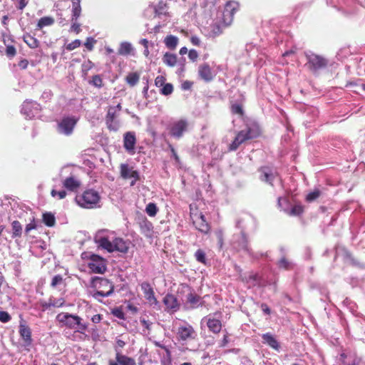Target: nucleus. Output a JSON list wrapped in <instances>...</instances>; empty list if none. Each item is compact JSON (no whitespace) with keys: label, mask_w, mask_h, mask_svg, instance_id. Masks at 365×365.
<instances>
[{"label":"nucleus","mask_w":365,"mask_h":365,"mask_svg":"<svg viewBox=\"0 0 365 365\" xmlns=\"http://www.w3.org/2000/svg\"><path fill=\"white\" fill-rule=\"evenodd\" d=\"M94 241L99 247L110 253L117 251L125 254L129 249L127 241L121 237H116L114 232L107 230H98L94 236Z\"/></svg>","instance_id":"f257e3e1"},{"label":"nucleus","mask_w":365,"mask_h":365,"mask_svg":"<svg viewBox=\"0 0 365 365\" xmlns=\"http://www.w3.org/2000/svg\"><path fill=\"white\" fill-rule=\"evenodd\" d=\"M90 287L94 290L91 292L93 298L99 302H102L101 297H108L114 292L113 283L104 277H92L90 281Z\"/></svg>","instance_id":"f03ea898"},{"label":"nucleus","mask_w":365,"mask_h":365,"mask_svg":"<svg viewBox=\"0 0 365 365\" xmlns=\"http://www.w3.org/2000/svg\"><path fill=\"white\" fill-rule=\"evenodd\" d=\"M60 327H65L74 330V332L85 334L88 329V324L83 322V319L76 314L68 312H61L56 317Z\"/></svg>","instance_id":"7ed1b4c3"},{"label":"nucleus","mask_w":365,"mask_h":365,"mask_svg":"<svg viewBox=\"0 0 365 365\" xmlns=\"http://www.w3.org/2000/svg\"><path fill=\"white\" fill-rule=\"evenodd\" d=\"M77 204L86 209H94L100 207L101 195L94 189H87L82 194L76 197Z\"/></svg>","instance_id":"20e7f679"},{"label":"nucleus","mask_w":365,"mask_h":365,"mask_svg":"<svg viewBox=\"0 0 365 365\" xmlns=\"http://www.w3.org/2000/svg\"><path fill=\"white\" fill-rule=\"evenodd\" d=\"M307 60L305 66L314 75H318L329 65V61L325 57L311 51L304 52Z\"/></svg>","instance_id":"39448f33"},{"label":"nucleus","mask_w":365,"mask_h":365,"mask_svg":"<svg viewBox=\"0 0 365 365\" xmlns=\"http://www.w3.org/2000/svg\"><path fill=\"white\" fill-rule=\"evenodd\" d=\"M232 246L237 251H243L255 259H259V257L263 256V254H255L253 252L249 246L248 236L244 232L233 236Z\"/></svg>","instance_id":"423d86ee"},{"label":"nucleus","mask_w":365,"mask_h":365,"mask_svg":"<svg viewBox=\"0 0 365 365\" xmlns=\"http://www.w3.org/2000/svg\"><path fill=\"white\" fill-rule=\"evenodd\" d=\"M78 121V118L74 115H64L57 121V132L66 136L73 134L74 128Z\"/></svg>","instance_id":"0eeeda50"},{"label":"nucleus","mask_w":365,"mask_h":365,"mask_svg":"<svg viewBox=\"0 0 365 365\" xmlns=\"http://www.w3.org/2000/svg\"><path fill=\"white\" fill-rule=\"evenodd\" d=\"M188 128L189 122L187 119L181 118L170 123L168 127V134L174 139L179 140L187 132Z\"/></svg>","instance_id":"6e6552de"},{"label":"nucleus","mask_w":365,"mask_h":365,"mask_svg":"<svg viewBox=\"0 0 365 365\" xmlns=\"http://www.w3.org/2000/svg\"><path fill=\"white\" fill-rule=\"evenodd\" d=\"M88 260V267L91 272L96 274H104L106 272V259L103 257L96 254H91Z\"/></svg>","instance_id":"1a4fd4ad"},{"label":"nucleus","mask_w":365,"mask_h":365,"mask_svg":"<svg viewBox=\"0 0 365 365\" xmlns=\"http://www.w3.org/2000/svg\"><path fill=\"white\" fill-rule=\"evenodd\" d=\"M41 106L36 101L26 99L24 101L21 113L26 117V118L32 119L39 115Z\"/></svg>","instance_id":"9d476101"},{"label":"nucleus","mask_w":365,"mask_h":365,"mask_svg":"<svg viewBox=\"0 0 365 365\" xmlns=\"http://www.w3.org/2000/svg\"><path fill=\"white\" fill-rule=\"evenodd\" d=\"M120 173L123 179L131 180L130 186H134L136 182L140 179V173L127 163L120 165Z\"/></svg>","instance_id":"9b49d317"},{"label":"nucleus","mask_w":365,"mask_h":365,"mask_svg":"<svg viewBox=\"0 0 365 365\" xmlns=\"http://www.w3.org/2000/svg\"><path fill=\"white\" fill-rule=\"evenodd\" d=\"M220 312H216L214 314H210L205 317L202 321L205 322L210 331L214 334H218L222 329V322L218 319L221 317Z\"/></svg>","instance_id":"f8f14e48"},{"label":"nucleus","mask_w":365,"mask_h":365,"mask_svg":"<svg viewBox=\"0 0 365 365\" xmlns=\"http://www.w3.org/2000/svg\"><path fill=\"white\" fill-rule=\"evenodd\" d=\"M191 219L195 228L202 234H207L210 230V225L205 216L202 213L191 214Z\"/></svg>","instance_id":"ddd939ff"},{"label":"nucleus","mask_w":365,"mask_h":365,"mask_svg":"<svg viewBox=\"0 0 365 365\" xmlns=\"http://www.w3.org/2000/svg\"><path fill=\"white\" fill-rule=\"evenodd\" d=\"M19 332L21 338L23 339V346L27 351L30 350V347L32 344L31 330L26 325V322L21 319L19 326Z\"/></svg>","instance_id":"4468645a"},{"label":"nucleus","mask_w":365,"mask_h":365,"mask_svg":"<svg viewBox=\"0 0 365 365\" xmlns=\"http://www.w3.org/2000/svg\"><path fill=\"white\" fill-rule=\"evenodd\" d=\"M255 219L252 216L246 215L236 221L235 227L240 230V233H246L247 230L255 228Z\"/></svg>","instance_id":"2eb2a0df"},{"label":"nucleus","mask_w":365,"mask_h":365,"mask_svg":"<svg viewBox=\"0 0 365 365\" xmlns=\"http://www.w3.org/2000/svg\"><path fill=\"white\" fill-rule=\"evenodd\" d=\"M177 336L179 341H185L189 339H195L197 336V334L193 327L187 324L185 326H180L178 327Z\"/></svg>","instance_id":"dca6fc26"},{"label":"nucleus","mask_w":365,"mask_h":365,"mask_svg":"<svg viewBox=\"0 0 365 365\" xmlns=\"http://www.w3.org/2000/svg\"><path fill=\"white\" fill-rule=\"evenodd\" d=\"M259 179L270 185H273V182L277 178V174L272 168L268 166H263L259 169Z\"/></svg>","instance_id":"f3484780"},{"label":"nucleus","mask_w":365,"mask_h":365,"mask_svg":"<svg viewBox=\"0 0 365 365\" xmlns=\"http://www.w3.org/2000/svg\"><path fill=\"white\" fill-rule=\"evenodd\" d=\"M242 133L246 140L257 138L261 133L259 125L256 122H250L246 125L245 129L240 131Z\"/></svg>","instance_id":"a211bd4d"},{"label":"nucleus","mask_w":365,"mask_h":365,"mask_svg":"<svg viewBox=\"0 0 365 365\" xmlns=\"http://www.w3.org/2000/svg\"><path fill=\"white\" fill-rule=\"evenodd\" d=\"M140 288L145 295V299L148 301V302L151 305H158V301L157 300L156 297H155V293L153 291V289L150 286V284L147 282H144L140 284Z\"/></svg>","instance_id":"6ab92c4d"},{"label":"nucleus","mask_w":365,"mask_h":365,"mask_svg":"<svg viewBox=\"0 0 365 365\" xmlns=\"http://www.w3.org/2000/svg\"><path fill=\"white\" fill-rule=\"evenodd\" d=\"M136 137L134 132H126L123 135V147L127 152L131 153L135 150Z\"/></svg>","instance_id":"aec40b11"},{"label":"nucleus","mask_w":365,"mask_h":365,"mask_svg":"<svg viewBox=\"0 0 365 365\" xmlns=\"http://www.w3.org/2000/svg\"><path fill=\"white\" fill-rule=\"evenodd\" d=\"M163 302L166 307V309L173 312H177L180 308V303L177 297L172 294H167L163 297Z\"/></svg>","instance_id":"412c9836"},{"label":"nucleus","mask_w":365,"mask_h":365,"mask_svg":"<svg viewBox=\"0 0 365 365\" xmlns=\"http://www.w3.org/2000/svg\"><path fill=\"white\" fill-rule=\"evenodd\" d=\"M340 252H343L344 257L345 258L349 259L350 260V262L353 266L357 267L360 269H365V264L360 262L357 259H354L351 256V253L347 250H346L344 247H336L335 258L339 255Z\"/></svg>","instance_id":"4be33fe9"},{"label":"nucleus","mask_w":365,"mask_h":365,"mask_svg":"<svg viewBox=\"0 0 365 365\" xmlns=\"http://www.w3.org/2000/svg\"><path fill=\"white\" fill-rule=\"evenodd\" d=\"M262 339L263 344L268 345L269 347L272 348L275 351H279V343L273 334H272L269 332L263 334L262 335Z\"/></svg>","instance_id":"5701e85b"},{"label":"nucleus","mask_w":365,"mask_h":365,"mask_svg":"<svg viewBox=\"0 0 365 365\" xmlns=\"http://www.w3.org/2000/svg\"><path fill=\"white\" fill-rule=\"evenodd\" d=\"M140 232L147 237H150L153 232V225L145 217H143L139 222Z\"/></svg>","instance_id":"b1692460"},{"label":"nucleus","mask_w":365,"mask_h":365,"mask_svg":"<svg viewBox=\"0 0 365 365\" xmlns=\"http://www.w3.org/2000/svg\"><path fill=\"white\" fill-rule=\"evenodd\" d=\"M186 304L190 309H196L202 305V302L199 295L190 292L186 296Z\"/></svg>","instance_id":"393cba45"},{"label":"nucleus","mask_w":365,"mask_h":365,"mask_svg":"<svg viewBox=\"0 0 365 365\" xmlns=\"http://www.w3.org/2000/svg\"><path fill=\"white\" fill-rule=\"evenodd\" d=\"M63 185L68 190L74 192L80 187L81 182L73 176H70L63 181Z\"/></svg>","instance_id":"a878e982"},{"label":"nucleus","mask_w":365,"mask_h":365,"mask_svg":"<svg viewBox=\"0 0 365 365\" xmlns=\"http://www.w3.org/2000/svg\"><path fill=\"white\" fill-rule=\"evenodd\" d=\"M198 73L200 78L206 82L212 81L214 77L210 67L206 63L199 67Z\"/></svg>","instance_id":"bb28decb"},{"label":"nucleus","mask_w":365,"mask_h":365,"mask_svg":"<svg viewBox=\"0 0 365 365\" xmlns=\"http://www.w3.org/2000/svg\"><path fill=\"white\" fill-rule=\"evenodd\" d=\"M239 9V4L237 1H231L227 2L225 6V9L223 11V16L226 18V16H229L231 19H232L234 14Z\"/></svg>","instance_id":"cd10ccee"},{"label":"nucleus","mask_w":365,"mask_h":365,"mask_svg":"<svg viewBox=\"0 0 365 365\" xmlns=\"http://www.w3.org/2000/svg\"><path fill=\"white\" fill-rule=\"evenodd\" d=\"M115 359L120 365H136L134 359L122 354L118 350H116Z\"/></svg>","instance_id":"c85d7f7f"},{"label":"nucleus","mask_w":365,"mask_h":365,"mask_svg":"<svg viewBox=\"0 0 365 365\" xmlns=\"http://www.w3.org/2000/svg\"><path fill=\"white\" fill-rule=\"evenodd\" d=\"M81 14V0H72L71 21H77Z\"/></svg>","instance_id":"c756f323"},{"label":"nucleus","mask_w":365,"mask_h":365,"mask_svg":"<svg viewBox=\"0 0 365 365\" xmlns=\"http://www.w3.org/2000/svg\"><path fill=\"white\" fill-rule=\"evenodd\" d=\"M133 51L132 44L128 41H123L120 44L118 53L121 56H128Z\"/></svg>","instance_id":"7c9ffc66"},{"label":"nucleus","mask_w":365,"mask_h":365,"mask_svg":"<svg viewBox=\"0 0 365 365\" xmlns=\"http://www.w3.org/2000/svg\"><path fill=\"white\" fill-rule=\"evenodd\" d=\"M179 38L174 35H168L164 39V43L165 46L170 49L174 50L178 46Z\"/></svg>","instance_id":"2f4dec72"},{"label":"nucleus","mask_w":365,"mask_h":365,"mask_svg":"<svg viewBox=\"0 0 365 365\" xmlns=\"http://www.w3.org/2000/svg\"><path fill=\"white\" fill-rule=\"evenodd\" d=\"M163 62L170 67H173L177 63V56L176 54L166 52L162 58Z\"/></svg>","instance_id":"473e14b6"},{"label":"nucleus","mask_w":365,"mask_h":365,"mask_svg":"<svg viewBox=\"0 0 365 365\" xmlns=\"http://www.w3.org/2000/svg\"><path fill=\"white\" fill-rule=\"evenodd\" d=\"M23 39L24 41L31 48H36L39 46V41L37 40V38H36L29 33H26L23 36Z\"/></svg>","instance_id":"72a5a7b5"},{"label":"nucleus","mask_w":365,"mask_h":365,"mask_svg":"<svg viewBox=\"0 0 365 365\" xmlns=\"http://www.w3.org/2000/svg\"><path fill=\"white\" fill-rule=\"evenodd\" d=\"M153 11L155 16L160 17L163 15L167 14V5L163 2H159L158 4L153 6Z\"/></svg>","instance_id":"f704fd0d"},{"label":"nucleus","mask_w":365,"mask_h":365,"mask_svg":"<svg viewBox=\"0 0 365 365\" xmlns=\"http://www.w3.org/2000/svg\"><path fill=\"white\" fill-rule=\"evenodd\" d=\"M246 141V138L243 137L242 133H238L235 138V140L230 145V150H236L240 145Z\"/></svg>","instance_id":"c9c22d12"},{"label":"nucleus","mask_w":365,"mask_h":365,"mask_svg":"<svg viewBox=\"0 0 365 365\" xmlns=\"http://www.w3.org/2000/svg\"><path fill=\"white\" fill-rule=\"evenodd\" d=\"M140 76L136 72L129 73L125 78L126 83L130 86H135L139 81Z\"/></svg>","instance_id":"e433bc0d"},{"label":"nucleus","mask_w":365,"mask_h":365,"mask_svg":"<svg viewBox=\"0 0 365 365\" xmlns=\"http://www.w3.org/2000/svg\"><path fill=\"white\" fill-rule=\"evenodd\" d=\"M43 222L48 227H53L56 222V218L51 212H45L43 214Z\"/></svg>","instance_id":"4c0bfd02"},{"label":"nucleus","mask_w":365,"mask_h":365,"mask_svg":"<svg viewBox=\"0 0 365 365\" xmlns=\"http://www.w3.org/2000/svg\"><path fill=\"white\" fill-rule=\"evenodd\" d=\"M342 303L344 307H347L351 314L354 315L356 314L357 305L354 302L346 297L344 299Z\"/></svg>","instance_id":"58836bf2"},{"label":"nucleus","mask_w":365,"mask_h":365,"mask_svg":"<svg viewBox=\"0 0 365 365\" xmlns=\"http://www.w3.org/2000/svg\"><path fill=\"white\" fill-rule=\"evenodd\" d=\"M341 357L344 358L342 365H359L361 361L356 356H345L344 354H341Z\"/></svg>","instance_id":"ea45409f"},{"label":"nucleus","mask_w":365,"mask_h":365,"mask_svg":"<svg viewBox=\"0 0 365 365\" xmlns=\"http://www.w3.org/2000/svg\"><path fill=\"white\" fill-rule=\"evenodd\" d=\"M12 226V237H20L22 234V226L21 223L17 221L14 220L11 223Z\"/></svg>","instance_id":"a19ab883"},{"label":"nucleus","mask_w":365,"mask_h":365,"mask_svg":"<svg viewBox=\"0 0 365 365\" xmlns=\"http://www.w3.org/2000/svg\"><path fill=\"white\" fill-rule=\"evenodd\" d=\"M351 54V52L349 47H343L338 51L336 57L339 61H343L349 57Z\"/></svg>","instance_id":"79ce46f5"},{"label":"nucleus","mask_w":365,"mask_h":365,"mask_svg":"<svg viewBox=\"0 0 365 365\" xmlns=\"http://www.w3.org/2000/svg\"><path fill=\"white\" fill-rule=\"evenodd\" d=\"M88 83L93 86L101 88L103 87V79L99 74L93 76L92 78L88 81Z\"/></svg>","instance_id":"37998d69"},{"label":"nucleus","mask_w":365,"mask_h":365,"mask_svg":"<svg viewBox=\"0 0 365 365\" xmlns=\"http://www.w3.org/2000/svg\"><path fill=\"white\" fill-rule=\"evenodd\" d=\"M53 22H54V20L53 18L48 17V16H44V17L41 18L38 20V24H37V27L38 29H42L44 26L52 25L53 24Z\"/></svg>","instance_id":"c03bdc74"},{"label":"nucleus","mask_w":365,"mask_h":365,"mask_svg":"<svg viewBox=\"0 0 365 365\" xmlns=\"http://www.w3.org/2000/svg\"><path fill=\"white\" fill-rule=\"evenodd\" d=\"M145 212L150 217H155L158 212V208L155 203L149 202L146 205Z\"/></svg>","instance_id":"a18cd8bd"},{"label":"nucleus","mask_w":365,"mask_h":365,"mask_svg":"<svg viewBox=\"0 0 365 365\" xmlns=\"http://www.w3.org/2000/svg\"><path fill=\"white\" fill-rule=\"evenodd\" d=\"M195 257L198 262L204 264H207L206 255L202 250L198 249L195 253Z\"/></svg>","instance_id":"49530a36"},{"label":"nucleus","mask_w":365,"mask_h":365,"mask_svg":"<svg viewBox=\"0 0 365 365\" xmlns=\"http://www.w3.org/2000/svg\"><path fill=\"white\" fill-rule=\"evenodd\" d=\"M106 124L107 125V128L112 131H118L120 128L119 122L115 119L111 120V121H106Z\"/></svg>","instance_id":"de8ad7c7"},{"label":"nucleus","mask_w":365,"mask_h":365,"mask_svg":"<svg viewBox=\"0 0 365 365\" xmlns=\"http://www.w3.org/2000/svg\"><path fill=\"white\" fill-rule=\"evenodd\" d=\"M321 195V192L319 190H314V191L312 192H310L309 193L307 194V197H306V200L307 202H313L315 200H317Z\"/></svg>","instance_id":"09e8293b"},{"label":"nucleus","mask_w":365,"mask_h":365,"mask_svg":"<svg viewBox=\"0 0 365 365\" xmlns=\"http://www.w3.org/2000/svg\"><path fill=\"white\" fill-rule=\"evenodd\" d=\"M50 304L53 307H62L65 303V300L63 298L56 299L50 297Z\"/></svg>","instance_id":"8fccbe9b"},{"label":"nucleus","mask_w":365,"mask_h":365,"mask_svg":"<svg viewBox=\"0 0 365 365\" xmlns=\"http://www.w3.org/2000/svg\"><path fill=\"white\" fill-rule=\"evenodd\" d=\"M173 91V86L171 83H165L160 89L161 94L164 96L170 95Z\"/></svg>","instance_id":"3c124183"},{"label":"nucleus","mask_w":365,"mask_h":365,"mask_svg":"<svg viewBox=\"0 0 365 365\" xmlns=\"http://www.w3.org/2000/svg\"><path fill=\"white\" fill-rule=\"evenodd\" d=\"M111 313L114 317H115L120 319H125V313L120 307H115V308L113 309L111 311Z\"/></svg>","instance_id":"603ef678"},{"label":"nucleus","mask_w":365,"mask_h":365,"mask_svg":"<svg viewBox=\"0 0 365 365\" xmlns=\"http://www.w3.org/2000/svg\"><path fill=\"white\" fill-rule=\"evenodd\" d=\"M303 212V207L302 205H297L293 206L290 211L289 215L294 216H299Z\"/></svg>","instance_id":"864d4df0"},{"label":"nucleus","mask_w":365,"mask_h":365,"mask_svg":"<svg viewBox=\"0 0 365 365\" xmlns=\"http://www.w3.org/2000/svg\"><path fill=\"white\" fill-rule=\"evenodd\" d=\"M116 115V108L115 107H109L108 113L106 116V121L113 120L115 118Z\"/></svg>","instance_id":"5fc2aeb1"},{"label":"nucleus","mask_w":365,"mask_h":365,"mask_svg":"<svg viewBox=\"0 0 365 365\" xmlns=\"http://www.w3.org/2000/svg\"><path fill=\"white\" fill-rule=\"evenodd\" d=\"M278 266L279 268H283L285 269H289L291 268L292 263L289 262L285 257H282L278 262Z\"/></svg>","instance_id":"6e6d98bb"},{"label":"nucleus","mask_w":365,"mask_h":365,"mask_svg":"<svg viewBox=\"0 0 365 365\" xmlns=\"http://www.w3.org/2000/svg\"><path fill=\"white\" fill-rule=\"evenodd\" d=\"M96 43V40L94 38L90 36L86 38L84 46L88 51H92Z\"/></svg>","instance_id":"4d7b16f0"},{"label":"nucleus","mask_w":365,"mask_h":365,"mask_svg":"<svg viewBox=\"0 0 365 365\" xmlns=\"http://www.w3.org/2000/svg\"><path fill=\"white\" fill-rule=\"evenodd\" d=\"M231 110L234 114H238L240 115H242L244 114L243 108L240 104H233L232 106Z\"/></svg>","instance_id":"13d9d810"},{"label":"nucleus","mask_w":365,"mask_h":365,"mask_svg":"<svg viewBox=\"0 0 365 365\" xmlns=\"http://www.w3.org/2000/svg\"><path fill=\"white\" fill-rule=\"evenodd\" d=\"M81 44V41L79 39H76L66 46V49L68 51H73L75 48L79 47Z\"/></svg>","instance_id":"bf43d9fd"},{"label":"nucleus","mask_w":365,"mask_h":365,"mask_svg":"<svg viewBox=\"0 0 365 365\" xmlns=\"http://www.w3.org/2000/svg\"><path fill=\"white\" fill-rule=\"evenodd\" d=\"M10 314L6 311H0V322L7 323L11 320Z\"/></svg>","instance_id":"052dcab7"},{"label":"nucleus","mask_w":365,"mask_h":365,"mask_svg":"<svg viewBox=\"0 0 365 365\" xmlns=\"http://www.w3.org/2000/svg\"><path fill=\"white\" fill-rule=\"evenodd\" d=\"M67 193L66 192V190H52L51 191V195L53 197H56L57 196L58 197V199L61 200V199H63L66 197Z\"/></svg>","instance_id":"680f3d73"},{"label":"nucleus","mask_w":365,"mask_h":365,"mask_svg":"<svg viewBox=\"0 0 365 365\" xmlns=\"http://www.w3.org/2000/svg\"><path fill=\"white\" fill-rule=\"evenodd\" d=\"M63 282V277L60 274H56L52 278L51 286L56 287L57 285L61 284Z\"/></svg>","instance_id":"e2e57ef3"},{"label":"nucleus","mask_w":365,"mask_h":365,"mask_svg":"<svg viewBox=\"0 0 365 365\" xmlns=\"http://www.w3.org/2000/svg\"><path fill=\"white\" fill-rule=\"evenodd\" d=\"M16 51L14 46H6V53L9 58H13L16 55Z\"/></svg>","instance_id":"0e129e2a"},{"label":"nucleus","mask_w":365,"mask_h":365,"mask_svg":"<svg viewBox=\"0 0 365 365\" xmlns=\"http://www.w3.org/2000/svg\"><path fill=\"white\" fill-rule=\"evenodd\" d=\"M168 147H169L171 154H172L171 158L175 160L176 163H178V164L180 163V158H179L178 155L177 154V152L175 151L173 146L171 144H169Z\"/></svg>","instance_id":"69168bd1"},{"label":"nucleus","mask_w":365,"mask_h":365,"mask_svg":"<svg viewBox=\"0 0 365 365\" xmlns=\"http://www.w3.org/2000/svg\"><path fill=\"white\" fill-rule=\"evenodd\" d=\"M57 18H58V21L59 24L64 26L68 22V21L66 19V18L63 17V15L61 11H57Z\"/></svg>","instance_id":"338daca9"},{"label":"nucleus","mask_w":365,"mask_h":365,"mask_svg":"<svg viewBox=\"0 0 365 365\" xmlns=\"http://www.w3.org/2000/svg\"><path fill=\"white\" fill-rule=\"evenodd\" d=\"M165 78L163 76H158L155 80V84L158 87L163 86L165 83Z\"/></svg>","instance_id":"774afa93"}]
</instances>
